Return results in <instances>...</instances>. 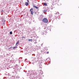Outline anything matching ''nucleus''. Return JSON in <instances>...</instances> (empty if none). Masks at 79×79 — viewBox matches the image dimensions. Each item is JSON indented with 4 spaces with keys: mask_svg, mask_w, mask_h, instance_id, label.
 Masks as SVG:
<instances>
[{
    "mask_svg": "<svg viewBox=\"0 0 79 79\" xmlns=\"http://www.w3.org/2000/svg\"><path fill=\"white\" fill-rule=\"evenodd\" d=\"M22 38H24V39H25V38H25L24 36H23V37H22Z\"/></svg>",
    "mask_w": 79,
    "mask_h": 79,
    "instance_id": "9d476101",
    "label": "nucleus"
},
{
    "mask_svg": "<svg viewBox=\"0 0 79 79\" xmlns=\"http://www.w3.org/2000/svg\"><path fill=\"white\" fill-rule=\"evenodd\" d=\"M42 21L45 23H48V19L45 18H44L42 20Z\"/></svg>",
    "mask_w": 79,
    "mask_h": 79,
    "instance_id": "f257e3e1",
    "label": "nucleus"
},
{
    "mask_svg": "<svg viewBox=\"0 0 79 79\" xmlns=\"http://www.w3.org/2000/svg\"><path fill=\"white\" fill-rule=\"evenodd\" d=\"M19 44V42H17L16 44V45H18V44Z\"/></svg>",
    "mask_w": 79,
    "mask_h": 79,
    "instance_id": "39448f33",
    "label": "nucleus"
},
{
    "mask_svg": "<svg viewBox=\"0 0 79 79\" xmlns=\"http://www.w3.org/2000/svg\"><path fill=\"white\" fill-rule=\"evenodd\" d=\"M12 48V47H10V48H9V49H10V48Z\"/></svg>",
    "mask_w": 79,
    "mask_h": 79,
    "instance_id": "ddd939ff",
    "label": "nucleus"
},
{
    "mask_svg": "<svg viewBox=\"0 0 79 79\" xmlns=\"http://www.w3.org/2000/svg\"><path fill=\"white\" fill-rule=\"evenodd\" d=\"M47 54H48L49 53V52H47Z\"/></svg>",
    "mask_w": 79,
    "mask_h": 79,
    "instance_id": "9b49d317",
    "label": "nucleus"
},
{
    "mask_svg": "<svg viewBox=\"0 0 79 79\" xmlns=\"http://www.w3.org/2000/svg\"><path fill=\"white\" fill-rule=\"evenodd\" d=\"M17 48V46H15V47H14L13 48V49H15V48Z\"/></svg>",
    "mask_w": 79,
    "mask_h": 79,
    "instance_id": "0eeeda50",
    "label": "nucleus"
},
{
    "mask_svg": "<svg viewBox=\"0 0 79 79\" xmlns=\"http://www.w3.org/2000/svg\"><path fill=\"white\" fill-rule=\"evenodd\" d=\"M33 7H35V8H36V9H38V8H39V7H36V6H33Z\"/></svg>",
    "mask_w": 79,
    "mask_h": 79,
    "instance_id": "20e7f679",
    "label": "nucleus"
},
{
    "mask_svg": "<svg viewBox=\"0 0 79 79\" xmlns=\"http://www.w3.org/2000/svg\"><path fill=\"white\" fill-rule=\"evenodd\" d=\"M10 34L11 35L12 34V31L10 32Z\"/></svg>",
    "mask_w": 79,
    "mask_h": 79,
    "instance_id": "1a4fd4ad",
    "label": "nucleus"
},
{
    "mask_svg": "<svg viewBox=\"0 0 79 79\" xmlns=\"http://www.w3.org/2000/svg\"><path fill=\"white\" fill-rule=\"evenodd\" d=\"M44 5H45V6H47V3H44Z\"/></svg>",
    "mask_w": 79,
    "mask_h": 79,
    "instance_id": "423d86ee",
    "label": "nucleus"
},
{
    "mask_svg": "<svg viewBox=\"0 0 79 79\" xmlns=\"http://www.w3.org/2000/svg\"><path fill=\"white\" fill-rule=\"evenodd\" d=\"M27 1H28V2H29V1L28 0Z\"/></svg>",
    "mask_w": 79,
    "mask_h": 79,
    "instance_id": "4468645a",
    "label": "nucleus"
},
{
    "mask_svg": "<svg viewBox=\"0 0 79 79\" xmlns=\"http://www.w3.org/2000/svg\"><path fill=\"white\" fill-rule=\"evenodd\" d=\"M27 1H28V0H27Z\"/></svg>",
    "mask_w": 79,
    "mask_h": 79,
    "instance_id": "2eb2a0df",
    "label": "nucleus"
},
{
    "mask_svg": "<svg viewBox=\"0 0 79 79\" xmlns=\"http://www.w3.org/2000/svg\"><path fill=\"white\" fill-rule=\"evenodd\" d=\"M29 40V41H31V42H32V40L30 39V40Z\"/></svg>",
    "mask_w": 79,
    "mask_h": 79,
    "instance_id": "6e6552de",
    "label": "nucleus"
},
{
    "mask_svg": "<svg viewBox=\"0 0 79 79\" xmlns=\"http://www.w3.org/2000/svg\"><path fill=\"white\" fill-rule=\"evenodd\" d=\"M25 5H26V6H28V5H29V3L27 2H25Z\"/></svg>",
    "mask_w": 79,
    "mask_h": 79,
    "instance_id": "7ed1b4c3",
    "label": "nucleus"
},
{
    "mask_svg": "<svg viewBox=\"0 0 79 79\" xmlns=\"http://www.w3.org/2000/svg\"><path fill=\"white\" fill-rule=\"evenodd\" d=\"M34 10H33V9H31L30 10V11L31 12V15H33V11Z\"/></svg>",
    "mask_w": 79,
    "mask_h": 79,
    "instance_id": "f03ea898",
    "label": "nucleus"
},
{
    "mask_svg": "<svg viewBox=\"0 0 79 79\" xmlns=\"http://www.w3.org/2000/svg\"><path fill=\"white\" fill-rule=\"evenodd\" d=\"M35 15H37V13H36V12H35Z\"/></svg>",
    "mask_w": 79,
    "mask_h": 79,
    "instance_id": "f8f14e48",
    "label": "nucleus"
}]
</instances>
